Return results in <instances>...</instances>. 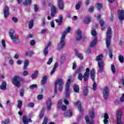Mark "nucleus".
<instances>
[{
	"instance_id": "obj_14",
	"label": "nucleus",
	"mask_w": 124,
	"mask_h": 124,
	"mask_svg": "<svg viewBox=\"0 0 124 124\" xmlns=\"http://www.w3.org/2000/svg\"><path fill=\"white\" fill-rule=\"evenodd\" d=\"M57 4L60 10H62L64 8V3L63 0H57Z\"/></svg>"
},
{
	"instance_id": "obj_41",
	"label": "nucleus",
	"mask_w": 124,
	"mask_h": 124,
	"mask_svg": "<svg viewBox=\"0 0 124 124\" xmlns=\"http://www.w3.org/2000/svg\"><path fill=\"white\" fill-rule=\"evenodd\" d=\"M33 20L31 19L29 23V28L30 29H31L32 28H33Z\"/></svg>"
},
{
	"instance_id": "obj_59",
	"label": "nucleus",
	"mask_w": 124,
	"mask_h": 124,
	"mask_svg": "<svg viewBox=\"0 0 124 124\" xmlns=\"http://www.w3.org/2000/svg\"><path fill=\"white\" fill-rule=\"evenodd\" d=\"M30 45H31V46H34V45H35V41H34V40H31L30 41Z\"/></svg>"
},
{
	"instance_id": "obj_16",
	"label": "nucleus",
	"mask_w": 124,
	"mask_h": 124,
	"mask_svg": "<svg viewBox=\"0 0 124 124\" xmlns=\"http://www.w3.org/2000/svg\"><path fill=\"white\" fill-rule=\"evenodd\" d=\"M88 114L91 120H93V119H94V117H95V113H94V110H93V108L90 109L88 111Z\"/></svg>"
},
{
	"instance_id": "obj_57",
	"label": "nucleus",
	"mask_w": 124,
	"mask_h": 124,
	"mask_svg": "<svg viewBox=\"0 0 124 124\" xmlns=\"http://www.w3.org/2000/svg\"><path fill=\"white\" fill-rule=\"evenodd\" d=\"M93 10H94V6H91L90 8L88 9L89 12H93Z\"/></svg>"
},
{
	"instance_id": "obj_63",
	"label": "nucleus",
	"mask_w": 124,
	"mask_h": 124,
	"mask_svg": "<svg viewBox=\"0 0 124 124\" xmlns=\"http://www.w3.org/2000/svg\"><path fill=\"white\" fill-rule=\"evenodd\" d=\"M12 21H14L15 23H17V22H18V18H17V17H13Z\"/></svg>"
},
{
	"instance_id": "obj_38",
	"label": "nucleus",
	"mask_w": 124,
	"mask_h": 124,
	"mask_svg": "<svg viewBox=\"0 0 124 124\" xmlns=\"http://www.w3.org/2000/svg\"><path fill=\"white\" fill-rule=\"evenodd\" d=\"M88 93H89V87L87 86L86 89L83 90V95L84 96H87L88 95Z\"/></svg>"
},
{
	"instance_id": "obj_13",
	"label": "nucleus",
	"mask_w": 124,
	"mask_h": 124,
	"mask_svg": "<svg viewBox=\"0 0 124 124\" xmlns=\"http://www.w3.org/2000/svg\"><path fill=\"white\" fill-rule=\"evenodd\" d=\"M52 99L49 98L46 102V110H47V111H49L52 109Z\"/></svg>"
},
{
	"instance_id": "obj_53",
	"label": "nucleus",
	"mask_w": 124,
	"mask_h": 124,
	"mask_svg": "<svg viewBox=\"0 0 124 124\" xmlns=\"http://www.w3.org/2000/svg\"><path fill=\"white\" fill-rule=\"evenodd\" d=\"M85 119L86 124H89L91 123L90 118H89V117L88 116H86Z\"/></svg>"
},
{
	"instance_id": "obj_19",
	"label": "nucleus",
	"mask_w": 124,
	"mask_h": 124,
	"mask_svg": "<svg viewBox=\"0 0 124 124\" xmlns=\"http://www.w3.org/2000/svg\"><path fill=\"white\" fill-rule=\"evenodd\" d=\"M119 21H123L124 20V11L120 10L119 11V16L118 17Z\"/></svg>"
},
{
	"instance_id": "obj_1",
	"label": "nucleus",
	"mask_w": 124,
	"mask_h": 124,
	"mask_svg": "<svg viewBox=\"0 0 124 124\" xmlns=\"http://www.w3.org/2000/svg\"><path fill=\"white\" fill-rule=\"evenodd\" d=\"M12 83L13 85L16 86V87L20 88V87H21V85L25 83V79L21 78L20 76L16 75L12 79Z\"/></svg>"
},
{
	"instance_id": "obj_31",
	"label": "nucleus",
	"mask_w": 124,
	"mask_h": 124,
	"mask_svg": "<svg viewBox=\"0 0 124 124\" xmlns=\"http://www.w3.org/2000/svg\"><path fill=\"white\" fill-rule=\"evenodd\" d=\"M12 40L13 42L15 44H18V43L20 42V39L18 38H16V37H14V38H12Z\"/></svg>"
},
{
	"instance_id": "obj_20",
	"label": "nucleus",
	"mask_w": 124,
	"mask_h": 124,
	"mask_svg": "<svg viewBox=\"0 0 124 124\" xmlns=\"http://www.w3.org/2000/svg\"><path fill=\"white\" fill-rule=\"evenodd\" d=\"M74 51L75 53V55L80 60H84V57L83 55L81 53H78V50L77 49H74Z\"/></svg>"
},
{
	"instance_id": "obj_4",
	"label": "nucleus",
	"mask_w": 124,
	"mask_h": 124,
	"mask_svg": "<svg viewBox=\"0 0 124 124\" xmlns=\"http://www.w3.org/2000/svg\"><path fill=\"white\" fill-rule=\"evenodd\" d=\"M103 55L100 54L97 56L95 59V61L98 62V65L100 70V73H102L104 71V62L102 61Z\"/></svg>"
},
{
	"instance_id": "obj_3",
	"label": "nucleus",
	"mask_w": 124,
	"mask_h": 124,
	"mask_svg": "<svg viewBox=\"0 0 124 124\" xmlns=\"http://www.w3.org/2000/svg\"><path fill=\"white\" fill-rule=\"evenodd\" d=\"M63 79L61 78L58 79L55 81L54 84V95H57L58 94V91H57V86H59V92H62V88H63Z\"/></svg>"
},
{
	"instance_id": "obj_26",
	"label": "nucleus",
	"mask_w": 124,
	"mask_h": 124,
	"mask_svg": "<svg viewBox=\"0 0 124 124\" xmlns=\"http://www.w3.org/2000/svg\"><path fill=\"white\" fill-rule=\"evenodd\" d=\"M34 54L33 51H28L25 52V57H29V58H31Z\"/></svg>"
},
{
	"instance_id": "obj_50",
	"label": "nucleus",
	"mask_w": 124,
	"mask_h": 124,
	"mask_svg": "<svg viewBox=\"0 0 124 124\" xmlns=\"http://www.w3.org/2000/svg\"><path fill=\"white\" fill-rule=\"evenodd\" d=\"M18 104H17V108H18L19 109H21L22 108V101L21 100H18Z\"/></svg>"
},
{
	"instance_id": "obj_18",
	"label": "nucleus",
	"mask_w": 124,
	"mask_h": 124,
	"mask_svg": "<svg viewBox=\"0 0 124 124\" xmlns=\"http://www.w3.org/2000/svg\"><path fill=\"white\" fill-rule=\"evenodd\" d=\"M74 105L76 106V107H77V106H78V109L79 112H82V103L80 101H78L76 102L75 104Z\"/></svg>"
},
{
	"instance_id": "obj_37",
	"label": "nucleus",
	"mask_w": 124,
	"mask_h": 124,
	"mask_svg": "<svg viewBox=\"0 0 124 124\" xmlns=\"http://www.w3.org/2000/svg\"><path fill=\"white\" fill-rule=\"evenodd\" d=\"M81 5H82V2L81 1L78 2V3L76 5V9L77 10H79L80 7H81Z\"/></svg>"
},
{
	"instance_id": "obj_29",
	"label": "nucleus",
	"mask_w": 124,
	"mask_h": 124,
	"mask_svg": "<svg viewBox=\"0 0 124 124\" xmlns=\"http://www.w3.org/2000/svg\"><path fill=\"white\" fill-rule=\"evenodd\" d=\"M99 24L101 27L102 31H104L105 30V27H104V21L102 19H100Z\"/></svg>"
},
{
	"instance_id": "obj_39",
	"label": "nucleus",
	"mask_w": 124,
	"mask_h": 124,
	"mask_svg": "<svg viewBox=\"0 0 124 124\" xmlns=\"http://www.w3.org/2000/svg\"><path fill=\"white\" fill-rule=\"evenodd\" d=\"M30 64V62L29 61H24V65L23 66V69H27L28 66Z\"/></svg>"
},
{
	"instance_id": "obj_42",
	"label": "nucleus",
	"mask_w": 124,
	"mask_h": 124,
	"mask_svg": "<svg viewBox=\"0 0 124 124\" xmlns=\"http://www.w3.org/2000/svg\"><path fill=\"white\" fill-rule=\"evenodd\" d=\"M83 70V66H81L77 70V73L78 74H80L82 72V70Z\"/></svg>"
},
{
	"instance_id": "obj_60",
	"label": "nucleus",
	"mask_w": 124,
	"mask_h": 124,
	"mask_svg": "<svg viewBox=\"0 0 124 124\" xmlns=\"http://www.w3.org/2000/svg\"><path fill=\"white\" fill-rule=\"evenodd\" d=\"M2 45L4 49H5L6 45L5 44V41H4V40H2Z\"/></svg>"
},
{
	"instance_id": "obj_8",
	"label": "nucleus",
	"mask_w": 124,
	"mask_h": 124,
	"mask_svg": "<svg viewBox=\"0 0 124 124\" xmlns=\"http://www.w3.org/2000/svg\"><path fill=\"white\" fill-rule=\"evenodd\" d=\"M122 111L118 110L116 112V124H123L122 122Z\"/></svg>"
},
{
	"instance_id": "obj_11",
	"label": "nucleus",
	"mask_w": 124,
	"mask_h": 124,
	"mask_svg": "<svg viewBox=\"0 0 124 124\" xmlns=\"http://www.w3.org/2000/svg\"><path fill=\"white\" fill-rule=\"evenodd\" d=\"M58 13V12H57V7L55 6H52L51 8V16L52 18H55V16H56V14Z\"/></svg>"
},
{
	"instance_id": "obj_23",
	"label": "nucleus",
	"mask_w": 124,
	"mask_h": 124,
	"mask_svg": "<svg viewBox=\"0 0 124 124\" xmlns=\"http://www.w3.org/2000/svg\"><path fill=\"white\" fill-rule=\"evenodd\" d=\"M63 20V17L62 16H61L59 17V19H55L56 23H58L59 26H61L62 24V20Z\"/></svg>"
},
{
	"instance_id": "obj_43",
	"label": "nucleus",
	"mask_w": 124,
	"mask_h": 124,
	"mask_svg": "<svg viewBox=\"0 0 124 124\" xmlns=\"http://www.w3.org/2000/svg\"><path fill=\"white\" fill-rule=\"evenodd\" d=\"M78 78L79 80V81H82L83 80V78H84V75L82 73L78 74Z\"/></svg>"
},
{
	"instance_id": "obj_6",
	"label": "nucleus",
	"mask_w": 124,
	"mask_h": 124,
	"mask_svg": "<svg viewBox=\"0 0 124 124\" xmlns=\"http://www.w3.org/2000/svg\"><path fill=\"white\" fill-rule=\"evenodd\" d=\"M65 35H66V31H64L62 34V36L59 43L60 46H58V49L59 51H61L62 49H63V47L65 46V41H64L65 40Z\"/></svg>"
},
{
	"instance_id": "obj_12",
	"label": "nucleus",
	"mask_w": 124,
	"mask_h": 124,
	"mask_svg": "<svg viewBox=\"0 0 124 124\" xmlns=\"http://www.w3.org/2000/svg\"><path fill=\"white\" fill-rule=\"evenodd\" d=\"M22 121L24 124H29V123H32V120L31 119H28L26 115H23L22 119Z\"/></svg>"
},
{
	"instance_id": "obj_40",
	"label": "nucleus",
	"mask_w": 124,
	"mask_h": 124,
	"mask_svg": "<svg viewBox=\"0 0 124 124\" xmlns=\"http://www.w3.org/2000/svg\"><path fill=\"white\" fill-rule=\"evenodd\" d=\"M118 60L121 63H123L124 62V58L123 55H119L118 56Z\"/></svg>"
},
{
	"instance_id": "obj_56",
	"label": "nucleus",
	"mask_w": 124,
	"mask_h": 124,
	"mask_svg": "<svg viewBox=\"0 0 124 124\" xmlns=\"http://www.w3.org/2000/svg\"><path fill=\"white\" fill-rule=\"evenodd\" d=\"M27 106L28 107H34V103H32V102H31L30 103H28L27 104Z\"/></svg>"
},
{
	"instance_id": "obj_21",
	"label": "nucleus",
	"mask_w": 124,
	"mask_h": 124,
	"mask_svg": "<svg viewBox=\"0 0 124 124\" xmlns=\"http://www.w3.org/2000/svg\"><path fill=\"white\" fill-rule=\"evenodd\" d=\"M104 119L103 122L104 124H109V121H108V119H109V115L108 113H105L104 116Z\"/></svg>"
},
{
	"instance_id": "obj_33",
	"label": "nucleus",
	"mask_w": 124,
	"mask_h": 124,
	"mask_svg": "<svg viewBox=\"0 0 124 124\" xmlns=\"http://www.w3.org/2000/svg\"><path fill=\"white\" fill-rule=\"evenodd\" d=\"M38 74V71H35L34 73L31 75V78L32 79H35V78H37V75Z\"/></svg>"
},
{
	"instance_id": "obj_2",
	"label": "nucleus",
	"mask_w": 124,
	"mask_h": 124,
	"mask_svg": "<svg viewBox=\"0 0 124 124\" xmlns=\"http://www.w3.org/2000/svg\"><path fill=\"white\" fill-rule=\"evenodd\" d=\"M112 35H113V31H112V29H111V27H108L107 29L106 32V44L107 48H109V47H110Z\"/></svg>"
},
{
	"instance_id": "obj_17",
	"label": "nucleus",
	"mask_w": 124,
	"mask_h": 124,
	"mask_svg": "<svg viewBox=\"0 0 124 124\" xmlns=\"http://www.w3.org/2000/svg\"><path fill=\"white\" fill-rule=\"evenodd\" d=\"M3 13H4V18H7V17H8V16H9V7L8 6H6L5 7L4 11H3Z\"/></svg>"
},
{
	"instance_id": "obj_30",
	"label": "nucleus",
	"mask_w": 124,
	"mask_h": 124,
	"mask_svg": "<svg viewBox=\"0 0 124 124\" xmlns=\"http://www.w3.org/2000/svg\"><path fill=\"white\" fill-rule=\"evenodd\" d=\"M91 22V18L90 17H86L84 18L83 23L85 24L88 25Z\"/></svg>"
},
{
	"instance_id": "obj_48",
	"label": "nucleus",
	"mask_w": 124,
	"mask_h": 124,
	"mask_svg": "<svg viewBox=\"0 0 124 124\" xmlns=\"http://www.w3.org/2000/svg\"><path fill=\"white\" fill-rule=\"evenodd\" d=\"M30 90H34V89L37 88V84H32L30 86Z\"/></svg>"
},
{
	"instance_id": "obj_15",
	"label": "nucleus",
	"mask_w": 124,
	"mask_h": 124,
	"mask_svg": "<svg viewBox=\"0 0 124 124\" xmlns=\"http://www.w3.org/2000/svg\"><path fill=\"white\" fill-rule=\"evenodd\" d=\"M90 78L92 81L95 80V70L94 69H92L90 71Z\"/></svg>"
},
{
	"instance_id": "obj_24",
	"label": "nucleus",
	"mask_w": 124,
	"mask_h": 124,
	"mask_svg": "<svg viewBox=\"0 0 124 124\" xmlns=\"http://www.w3.org/2000/svg\"><path fill=\"white\" fill-rule=\"evenodd\" d=\"M97 42V38L96 37H94L93 41L90 43V47L93 48V47H94L95 45H96V43Z\"/></svg>"
},
{
	"instance_id": "obj_51",
	"label": "nucleus",
	"mask_w": 124,
	"mask_h": 124,
	"mask_svg": "<svg viewBox=\"0 0 124 124\" xmlns=\"http://www.w3.org/2000/svg\"><path fill=\"white\" fill-rule=\"evenodd\" d=\"M48 123V117H45L42 124H47Z\"/></svg>"
},
{
	"instance_id": "obj_35",
	"label": "nucleus",
	"mask_w": 124,
	"mask_h": 124,
	"mask_svg": "<svg viewBox=\"0 0 124 124\" xmlns=\"http://www.w3.org/2000/svg\"><path fill=\"white\" fill-rule=\"evenodd\" d=\"M9 34L11 39H12V38H14V37H16V34H15L14 31H10L9 32Z\"/></svg>"
},
{
	"instance_id": "obj_27",
	"label": "nucleus",
	"mask_w": 124,
	"mask_h": 124,
	"mask_svg": "<svg viewBox=\"0 0 124 124\" xmlns=\"http://www.w3.org/2000/svg\"><path fill=\"white\" fill-rule=\"evenodd\" d=\"M45 113V109L44 108H42L40 111V114L39 115V118L40 120L44 117V114Z\"/></svg>"
},
{
	"instance_id": "obj_55",
	"label": "nucleus",
	"mask_w": 124,
	"mask_h": 124,
	"mask_svg": "<svg viewBox=\"0 0 124 124\" xmlns=\"http://www.w3.org/2000/svg\"><path fill=\"white\" fill-rule=\"evenodd\" d=\"M111 69L113 73H115V72H116V68H115V66L114 65H111Z\"/></svg>"
},
{
	"instance_id": "obj_25",
	"label": "nucleus",
	"mask_w": 124,
	"mask_h": 124,
	"mask_svg": "<svg viewBox=\"0 0 124 124\" xmlns=\"http://www.w3.org/2000/svg\"><path fill=\"white\" fill-rule=\"evenodd\" d=\"M48 79V77H47V76H44L43 77L42 80L41 81V85H45L47 82V79Z\"/></svg>"
},
{
	"instance_id": "obj_52",
	"label": "nucleus",
	"mask_w": 124,
	"mask_h": 124,
	"mask_svg": "<svg viewBox=\"0 0 124 124\" xmlns=\"http://www.w3.org/2000/svg\"><path fill=\"white\" fill-rule=\"evenodd\" d=\"M96 88H97V84L95 82H94L93 85V91H96Z\"/></svg>"
},
{
	"instance_id": "obj_5",
	"label": "nucleus",
	"mask_w": 124,
	"mask_h": 124,
	"mask_svg": "<svg viewBox=\"0 0 124 124\" xmlns=\"http://www.w3.org/2000/svg\"><path fill=\"white\" fill-rule=\"evenodd\" d=\"M71 76H70L68 77V79L67 81L66 86L65 87V97L67 98L68 97H69L70 95V91H69L70 89V84H71Z\"/></svg>"
},
{
	"instance_id": "obj_7",
	"label": "nucleus",
	"mask_w": 124,
	"mask_h": 124,
	"mask_svg": "<svg viewBox=\"0 0 124 124\" xmlns=\"http://www.w3.org/2000/svg\"><path fill=\"white\" fill-rule=\"evenodd\" d=\"M86 38H87L86 36L82 35V31L80 29L78 30L76 35L75 43H78V41H80V40H86Z\"/></svg>"
},
{
	"instance_id": "obj_32",
	"label": "nucleus",
	"mask_w": 124,
	"mask_h": 124,
	"mask_svg": "<svg viewBox=\"0 0 124 124\" xmlns=\"http://www.w3.org/2000/svg\"><path fill=\"white\" fill-rule=\"evenodd\" d=\"M65 117H71V116H72V111H71V110H67L65 113Z\"/></svg>"
},
{
	"instance_id": "obj_44",
	"label": "nucleus",
	"mask_w": 124,
	"mask_h": 124,
	"mask_svg": "<svg viewBox=\"0 0 124 124\" xmlns=\"http://www.w3.org/2000/svg\"><path fill=\"white\" fill-rule=\"evenodd\" d=\"M48 48H47V47H45L44 48L43 53H44V55L45 56H47L48 55V54L49 53V51H48Z\"/></svg>"
},
{
	"instance_id": "obj_46",
	"label": "nucleus",
	"mask_w": 124,
	"mask_h": 124,
	"mask_svg": "<svg viewBox=\"0 0 124 124\" xmlns=\"http://www.w3.org/2000/svg\"><path fill=\"white\" fill-rule=\"evenodd\" d=\"M108 56L110 59H113V50L112 49L109 50Z\"/></svg>"
},
{
	"instance_id": "obj_28",
	"label": "nucleus",
	"mask_w": 124,
	"mask_h": 124,
	"mask_svg": "<svg viewBox=\"0 0 124 124\" xmlns=\"http://www.w3.org/2000/svg\"><path fill=\"white\" fill-rule=\"evenodd\" d=\"M0 89L3 91L6 90V82L5 81L2 82L1 85L0 86Z\"/></svg>"
},
{
	"instance_id": "obj_47",
	"label": "nucleus",
	"mask_w": 124,
	"mask_h": 124,
	"mask_svg": "<svg viewBox=\"0 0 124 124\" xmlns=\"http://www.w3.org/2000/svg\"><path fill=\"white\" fill-rule=\"evenodd\" d=\"M25 93V90L24 88H22L20 91L19 93L20 96H21V97H23L24 96V94Z\"/></svg>"
},
{
	"instance_id": "obj_22",
	"label": "nucleus",
	"mask_w": 124,
	"mask_h": 124,
	"mask_svg": "<svg viewBox=\"0 0 124 124\" xmlns=\"http://www.w3.org/2000/svg\"><path fill=\"white\" fill-rule=\"evenodd\" d=\"M73 90L74 93H79L80 92V88H79V86H78L77 84L74 85Z\"/></svg>"
},
{
	"instance_id": "obj_9",
	"label": "nucleus",
	"mask_w": 124,
	"mask_h": 124,
	"mask_svg": "<svg viewBox=\"0 0 124 124\" xmlns=\"http://www.w3.org/2000/svg\"><path fill=\"white\" fill-rule=\"evenodd\" d=\"M102 93L103 98L106 100L108 98V96H109V88L108 87H105L103 89Z\"/></svg>"
},
{
	"instance_id": "obj_64",
	"label": "nucleus",
	"mask_w": 124,
	"mask_h": 124,
	"mask_svg": "<svg viewBox=\"0 0 124 124\" xmlns=\"http://www.w3.org/2000/svg\"><path fill=\"white\" fill-rule=\"evenodd\" d=\"M120 101H121V102H124V93L122 95L121 97L120 98Z\"/></svg>"
},
{
	"instance_id": "obj_58",
	"label": "nucleus",
	"mask_w": 124,
	"mask_h": 124,
	"mask_svg": "<svg viewBox=\"0 0 124 124\" xmlns=\"http://www.w3.org/2000/svg\"><path fill=\"white\" fill-rule=\"evenodd\" d=\"M91 52H92V50L90 47H88L86 48V54H91Z\"/></svg>"
},
{
	"instance_id": "obj_45",
	"label": "nucleus",
	"mask_w": 124,
	"mask_h": 124,
	"mask_svg": "<svg viewBox=\"0 0 124 124\" xmlns=\"http://www.w3.org/2000/svg\"><path fill=\"white\" fill-rule=\"evenodd\" d=\"M97 9L99 11H100L101 10V8H102L103 6L101 3H97Z\"/></svg>"
},
{
	"instance_id": "obj_54",
	"label": "nucleus",
	"mask_w": 124,
	"mask_h": 124,
	"mask_svg": "<svg viewBox=\"0 0 124 124\" xmlns=\"http://www.w3.org/2000/svg\"><path fill=\"white\" fill-rule=\"evenodd\" d=\"M33 6L35 12H37L38 11V10L39 9V8H38V6L36 4H34Z\"/></svg>"
},
{
	"instance_id": "obj_49",
	"label": "nucleus",
	"mask_w": 124,
	"mask_h": 124,
	"mask_svg": "<svg viewBox=\"0 0 124 124\" xmlns=\"http://www.w3.org/2000/svg\"><path fill=\"white\" fill-rule=\"evenodd\" d=\"M91 33L93 36H96L97 35V33L96 32V31H95V30H92Z\"/></svg>"
},
{
	"instance_id": "obj_62",
	"label": "nucleus",
	"mask_w": 124,
	"mask_h": 124,
	"mask_svg": "<svg viewBox=\"0 0 124 124\" xmlns=\"http://www.w3.org/2000/svg\"><path fill=\"white\" fill-rule=\"evenodd\" d=\"M66 109H67V106L65 105H63L62 107V111H65Z\"/></svg>"
},
{
	"instance_id": "obj_34",
	"label": "nucleus",
	"mask_w": 124,
	"mask_h": 124,
	"mask_svg": "<svg viewBox=\"0 0 124 124\" xmlns=\"http://www.w3.org/2000/svg\"><path fill=\"white\" fill-rule=\"evenodd\" d=\"M31 0H25L23 2V5H24V6H27V5H30V4H31Z\"/></svg>"
},
{
	"instance_id": "obj_10",
	"label": "nucleus",
	"mask_w": 124,
	"mask_h": 124,
	"mask_svg": "<svg viewBox=\"0 0 124 124\" xmlns=\"http://www.w3.org/2000/svg\"><path fill=\"white\" fill-rule=\"evenodd\" d=\"M89 76H90V68H87L86 69V72L83 74V81L87 82L89 79Z\"/></svg>"
},
{
	"instance_id": "obj_36",
	"label": "nucleus",
	"mask_w": 124,
	"mask_h": 124,
	"mask_svg": "<svg viewBox=\"0 0 124 124\" xmlns=\"http://www.w3.org/2000/svg\"><path fill=\"white\" fill-rule=\"evenodd\" d=\"M62 100H60L57 104V109H61L62 108Z\"/></svg>"
},
{
	"instance_id": "obj_61",
	"label": "nucleus",
	"mask_w": 124,
	"mask_h": 124,
	"mask_svg": "<svg viewBox=\"0 0 124 124\" xmlns=\"http://www.w3.org/2000/svg\"><path fill=\"white\" fill-rule=\"evenodd\" d=\"M53 62V58H50L49 59V61L47 62V64H51Z\"/></svg>"
}]
</instances>
